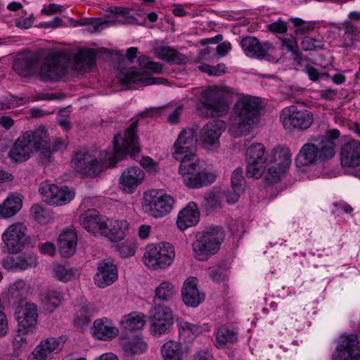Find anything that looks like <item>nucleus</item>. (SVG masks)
Returning a JSON list of instances; mask_svg holds the SVG:
<instances>
[{
  "label": "nucleus",
  "instance_id": "nucleus-1",
  "mask_svg": "<svg viewBox=\"0 0 360 360\" xmlns=\"http://www.w3.org/2000/svg\"><path fill=\"white\" fill-rule=\"evenodd\" d=\"M138 122L135 121L124 131L117 134L113 140V148L101 153L98 160L88 153H77L72 158V167L75 172L87 176L98 175L105 167H114L127 154L139 151L136 136Z\"/></svg>",
  "mask_w": 360,
  "mask_h": 360
},
{
  "label": "nucleus",
  "instance_id": "nucleus-2",
  "mask_svg": "<svg viewBox=\"0 0 360 360\" xmlns=\"http://www.w3.org/2000/svg\"><path fill=\"white\" fill-rule=\"evenodd\" d=\"M263 104L259 97L240 95L228 119L229 131L236 137L248 135L258 124Z\"/></svg>",
  "mask_w": 360,
  "mask_h": 360
},
{
  "label": "nucleus",
  "instance_id": "nucleus-3",
  "mask_svg": "<svg viewBox=\"0 0 360 360\" xmlns=\"http://www.w3.org/2000/svg\"><path fill=\"white\" fill-rule=\"evenodd\" d=\"M51 148L47 129L44 126L22 132L9 150V158L15 162L29 160L37 153H45Z\"/></svg>",
  "mask_w": 360,
  "mask_h": 360
},
{
  "label": "nucleus",
  "instance_id": "nucleus-4",
  "mask_svg": "<svg viewBox=\"0 0 360 360\" xmlns=\"http://www.w3.org/2000/svg\"><path fill=\"white\" fill-rule=\"evenodd\" d=\"M234 95V89L229 86H210L201 92L196 110L203 117H223L229 112Z\"/></svg>",
  "mask_w": 360,
  "mask_h": 360
},
{
  "label": "nucleus",
  "instance_id": "nucleus-5",
  "mask_svg": "<svg viewBox=\"0 0 360 360\" xmlns=\"http://www.w3.org/2000/svg\"><path fill=\"white\" fill-rule=\"evenodd\" d=\"M335 154V142L328 137L319 136L302 146L295 161L297 167L311 166L319 160L324 161L332 158Z\"/></svg>",
  "mask_w": 360,
  "mask_h": 360
},
{
  "label": "nucleus",
  "instance_id": "nucleus-6",
  "mask_svg": "<svg viewBox=\"0 0 360 360\" xmlns=\"http://www.w3.org/2000/svg\"><path fill=\"white\" fill-rule=\"evenodd\" d=\"M178 173L184 185L192 189L207 186L217 179L216 173L204 168L200 165L198 158L180 162Z\"/></svg>",
  "mask_w": 360,
  "mask_h": 360
},
{
  "label": "nucleus",
  "instance_id": "nucleus-7",
  "mask_svg": "<svg viewBox=\"0 0 360 360\" xmlns=\"http://www.w3.org/2000/svg\"><path fill=\"white\" fill-rule=\"evenodd\" d=\"M174 246L165 242L148 244L143 255V262L150 270L167 269L175 259Z\"/></svg>",
  "mask_w": 360,
  "mask_h": 360
},
{
  "label": "nucleus",
  "instance_id": "nucleus-8",
  "mask_svg": "<svg viewBox=\"0 0 360 360\" xmlns=\"http://www.w3.org/2000/svg\"><path fill=\"white\" fill-rule=\"evenodd\" d=\"M174 203V198L165 191L152 189L143 193L141 209L148 216L159 219L169 214Z\"/></svg>",
  "mask_w": 360,
  "mask_h": 360
},
{
  "label": "nucleus",
  "instance_id": "nucleus-9",
  "mask_svg": "<svg viewBox=\"0 0 360 360\" xmlns=\"http://www.w3.org/2000/svg\"><path fill=\"white\" fill-rule=\"evenodd\" d=\"M314 120L311 111L291 105L283 108L279 115V122L283 129L288 131H302L307 130Z\"/></svg>",
  "mask_w": 360,
  "mask_h": 360
},
{
  "label": "nucleus",
  "instance_id": "nucleus-10",
  "mask_svg": "<svg viewBox=\"0 0 360 360\" xmlns=\"http://www.w3.org/2000/svg\"><path fill=\"white\" fill-rule=\"evenodd\" d=\"M223 239V232L219 227L202 232L192 245L195 257L199 260L207 259L219 250Z\"/></svg>",
  "mask_w": 360,
  "mask_h": 360
},
{
  "label": "nucleus",
  "instance_id": "nucleus-11",
  "mask_svg": "<svg viewBox=\"0 0 360 360\" xmlns=\"http://www.w3.org/2000/svg\"><path fill=\"white\" fill-rule=\"evenodd\" d=\"M107 11L112 15L105 16L104 18L88 19L86 21L79 22L77 25H90L93 30L91 32H101L111 27L116 23L136 24L137 20L131 13V10L124 7H110Z\"/></svg>",
  "mask_w": 360,
  "mask_h": 360
},
{
  "label": "nucleus",
  "instance_id": "nucleus-12",
  "mask_svg": "<svg viewBox=\"0 0 360 360\" xmlns=\"http://www.w3.org/2000/svg\"><path fill=\"white\" fill-rule=\"evenodd\" d=\"M150 332L154 336H160L169 332L173 325V312L167 306L154 304L149 311Z\"/></svg>",
  "mask_w": 360,
  "mask_h": 360
},
{
  "label": "nucleus",
  "instance_id": "nucleus-13",
  "mask_svg": "<svg viewBox=\"0 0 360 360\" xmlns=\"http://www.w3.org/2000/svg\"><path fill=\"white\" fill-rule=\"evenodd\" d=\"M197 135L191 128L184 129L173 146V158L179 161L198 158L196 155Z\"/></svg>",
  "mask_w": 360,
  "mask_h": 360
},
{
  "label": "nucleus",
  "instance_id": "nucleus-14",
  "mask_svg": "<svg viewBox=\"0 0 360 360\" xmlns=\"http://www.w3.org/2000/svg\"><path fill=\"white\" fill-rule=\"evenodd\" d=\"M246 176L249 178L259 179L266 169V155L263 144L254 143L250 146L245 153Z\"/></svg>",
  "mask_w": 360,
  "mask_h": 360
},
{
  "label": "nucleus",
  "instance_id": "nucleus-15",
  "mask_svg": "<svg viewBox=\"0 0 360 360\" xmlns=\"http://www.w3.org/2000/svg\"><path fill=\"white\" fill-rule=\"evenodd\" d=\"M39 193L42 200L50 205L62 206L70 203L75 198L73 189L68 186L59 187L49 182L41 184Z\"/></svg>",
  "mask_w": 360,
  "mask_h": 360
},
{
  "label": "nucleus",
  "instance_id": "nucleus-16",
  "mask_svg": "<svg viewBox=\"0 0 360 360\" xmlns=\"http://www.w3.org/2000/svg\"><path fill=\"white\" fill-rule=\"evenodd\" d=\"M27 233L26 226L20 222L11 224L2 233L4 252L10 254L18 253L24 248Z\"/></svg>",
  "mask_w": 360,
  "mask_h": 360
},
{
  "label": "nucleus",
  "instance_id": "nucleus-17",
  "mask_svg": "<svg viewBox=\"0 0 360 360\" xmlns=\"http://www.w3.org/2000/svg\"><path fill=\"white\" fill-rule=\"evenodd\" d=\"M66 63V58L60 53H50L39 68V77L44 81H58L65 75Z\"/></svg>",
  "mask_w": 360,
  "mask_h": 360
},
{
  "label": "nucleus",
  "instance_id": "nucleus-18",
  "mask_svg": "<svg viewBox=\"0 0 360 360\" xmlns=\"http://www.w3.org/2000/svg\"><path fill=\"white\" fill-rule=\"evenodd\" d=\"M15 319L18 322L17 328L21 331L35 333L38 321L37 305L22 300L15 309Z\"/></svg>",
  "mask_w": 360,
  "mask_h": 360
},
{
  "label": "nucleus",
  "instance_id": "nucleus-19",
  "mask_svg": "<svg viewBox=\"0 0 360 360\" xmlns=\"http://www.w3.org/2000/svg\"><path fill=\"white\" fill-rule=\"evenodd\" d=\"M66 338L64 336L49 337L41 340L28 356V360H47L63 349Z\"/></svg>",
  "mask_w": 360,
  "mask_h": 360
},
{
  "label": "nucleus",
  "instance_id": "nucleus-20",
  "mask_svg": "<svg viewBox=\"0 0 360 360\" xmlns=\"http://www.w3.org/2000/svg\"><path fill=\"white\" fill-rule=\"evenodd\" d=\"M226 127V122L221 120L209 121L200 132L199 138L203 147L209 150L218 148L219 146V139Z\"/></svg>",
  "mask_w": 360,
  "mask_h": 360
},
{
  "label": "nucleus",
  "instance_id": "nucleus-21",
  "mask_svg": "<svg viewBox=\"0 0 360 360\" xmlns=\"http://www.w3.org/2000/svg\"><path fill=\"white\" fill-rule=\"evenodd\" d=\"M359 342L355 335H343L338 341L333 360H360Z\"/></svg>",
  "mask_w": 360,
  "mask_h": 360
},
{
  "label": "nucleus",
  "instance_id": "nucleus-22",
  "mask_svg": "<svg viewBox=\"0 0 360 360\" xmlns=\"http://www.w3.org/2000/svg\"><path fill=\"white\" fill-rule=\"evenodd\" d=\"M122 84H136L141 86L165 84L166 79L153 77L146 71H137L135 68H124L119 73Z\"/></svg>",
  "mask_w": 360,
  "mask_h": 360
},
{
  "label": "nucleus",
  "instance_id": "nucleus-23",
  "mask_svg": "<svg viewBox=\"0 0 360 360\" xmlns=\"http://www.w3.org/2000/svg\"><path fill=\"white\" fill-rule=\"evenodd\" d=\"M107 217L101 215L95 209H89L79 217V224L94 236H102L105 228Z\"/></svg>",
  "mask_w": 360,
  "mask_h": 360
},
{
  "label": "nucleus",
  "instance_id": "nucleus-24",
  "mask_svg": "<svg viewBox=\"0 0 360 360\" xmlns=\"http://www.w3.org/2000/svg\"><path fill=\"white\" fill-rule=\"evenodd\" d=\"M97 272L94 276V284L100 288L111 285L118 278L117 266L109 259L102 260L98 264Z\"/></svg>",
  "mask_w": 360,
  "mask_h": 360
},
{
  "label": "nucleus",
  "instance_id": "nucleus-25",
  "mask_svg": "<svg viewBox=\"0 0 360 360\" xmlns=\"http://www.w3.org/2000/svg\"><path fill=\"white\" fill-rule=\"evenodd\" d=\"M37 255L32 252H24L16 256H8L2 260V266L8 271H25L37 266Z\"/></svg>",
  "mask_w": 360,
  "mask_h": 360
},
{
  "label": "nucleus",
  "instance_id": "nucleus-26",
  "mask_svg": "<svg viewBox=\"0 0 360 360\" xmlns=\"http://www.w3.org/2000/svg\"><path fill=\"white\" fill-rule=\"evenodd\" d=\"M145 178L143 171L139 167H130L122 172L119 187L125 193H133Z\"/></svg>",
  "mask_w": 360,
  "mask_h": 360
},
{
  "label": "nucleus",
  "instance_id": "nucleus-27",
  "mask_svg": "<svg viewBox=\"0 0 360 360\" xmlns=\"http://www.w3.org/2000/svg\"><path fill=\"white\" fill-rule=\"evenodd\" d=\"M182 299L189 307H196L205 300V294L198 288V279L195 277L188 278L182 287Z\"/></svg>",
  "mask_w": 360,
  "mask_h": 360
},
{
  "label": "nucleus",
  "instance_id": "nucleus-28",
  "mask_svg": "<svg viewBox=\"0 0 360 360\" xmlns=\"http://www.w3.org/2000/svg\"><path fill=\"white\" fill-rule=\"evenodd\" d=\"M105 228L103 231V237L110 241L119 242L122 240L127 235L129 224L125 219H117L107 218Z\"/></svg>",
  "mask_w": 360,
  "mask_h": 360
},
{
  "label": "nucleus",
  "instance_id": "nucleus-29",
  "mask_svg": "<svg viewBox=\"0 0 360 360\" xmlns=\"http://www.w3.org/2000/svg\"><path fill=\"white\" fill-rule=\"evenodd\" d=\"M200 210L195 202H189L185 207L181 210L177 216L176 226L184 231L195 226L200 219Z\"/></svg>",
  "mask_w": 360,
  "mask_h": 360
},
{
  "label": "nucleus",
  "instance_id": "nucleus-30",
  "mask_svg": "<svg viewBox=\"0 0 360 360\" xmlns=\"http://www.w3.org/2000/svg\"><path fill=\"white\" fill-rule=\"evenodd\" d=\"M340 161L342 165L344 167H359L360 141L352 140L345 143L341 149Z\"/></svg>",
  "mask_w": 360,
  "mask_h": 360
},
{
  "label": "nucleus",
  "instance_id": "nucleus-31",
  "mask_svg": "<svg viewBox=\"0 0 360 360\" xmlns=\"http://www.w3.org/2000/svg\"><path fill=\"white\" fill-rule=\"evenodd\" d=\"M58 248L63 257H70L75 252L77 245V236L75 230L68 229L63 231L58 237Z\"/></svg>",
  "mask_w": 360,
  "mask_h": 360
},
{
  "label": "nucleus",
  "instance_id": "nucleus-32",
  "mask_svg": "<svg viewBox=\"0 0 360 360\" xmlns=\"http://www.w3.org/2000/svg\"><path fill=\"white\" fill-rule=\"evenodd\" d=\"M92 333L95 338L108 341L117 337L119 330L111 320L103 317L94 321Z\"/></svg>",
  "mask_w": 360,
  "mask_h": 360
},
{
  "label": "nucleus",
  "instance_id": "nucleus-33",
  "mask_svg": "<svg viewBox=\"0 0 360 360\" xmlns=\"http://www.w3.org/2000/svg\"><path fill=\"white\" fill-rule=\"evenodd\" d=\"M266 163L289 169L291 165V153L288 148L276 146L266 155Z\"/></svg>",
  "mask_w": 360,
  "mask_h": 360
},
{
  "label": "nucleus",
  "instance_id": "nucleus-34",
  "mask_svg": "<svg viewBox=\"0 0 360 360\" xmlns=\"http://www.w3.org/2000/svg\"><path fill=\"white\" fill-rule=\"evenodd\" d=\"M32 288L29 281L18 279L8 286L6 295L10 301L21 300L30 292Z\"/></svg>",
  "mask_w": 360,
  "mask_h": 360
},
{
  "label": "nucleus",
  "instance_id": "nucleus-35",
  "mask_svg": "<svg viewBox=\"0 0 360 360\" xmlns=\"http://www.w3.org/2000/svg\"><path fill=\"white\" fill-rule=\"evenodd\" d=\"M13 70L20 76L27 77L37 70V60L32 56H20L13 62Z\"/></svg>",
  "mask_w": 360,
  "mask_h": 360
},
{
  "label": "nucleus",
  "instance_id": "nucleus-36",
  "mask_svg": "<svg viewBox=\"0 0 360 360\" xmlns=\"http://www.w3.org/2000/svg\"><path fill=\"white\" fill-rule=\"evenodd\" d=\"M153 51L157 58L168 62L180 63L185 59L181 53L172 47L165 45L162 41L155 43Z\"/></svg>",
  "mask_w": 360,
  "mask_h": 360
},
{
  "label": "nucleus",
  "instance_id": "nucleus-37",
  "mask_svg": "<svg viewBox=\"0 0 360 360\" xmlns=\"http://www.w3.org/2000/svg\"><path fill=\"white\" fill-rule=\"evenodd\" d=\"M96 55L89 49H79L74 56V66L79 72H86L94 64Z\"/></svg>",
  "mask_w": 360,
  "mask_h": 360
},
{
  "label": "nucleus",
  "instance_id": "nucleus-38",
  "mask_svg": "<svg viewBox=\"0 0 360 360\" xmlns=\"http://www.w3.org/2000/svg\"><path fill=\"white\" fill-rule=\"evenodd\" d=\"M53 276L63 283H68L78 278V271L76 269L59 262H55L51 266Z\"/></svg>",
  "mask_w": 360,
  "mask_h": 360
},
{
  "label": "nucleus",
  "instance_id": "nucleus-39",
  "mask_svg": "<svg viewBox=\"0 0 360 360\" xmlns=\"http://www.w3.org/2000/svg\"><path fill=\"white\" fill-rule=\"evenodd\" d=\"M22 207V199L15 195H9L0 204V219H6L15 215Z\"/></svg>",
  "mask_w": 360,
  "mask_h": 360
},
{
  "label": "nucleus",
  "instance_id": "nucleus-40",
  "mask_svg": "<svg viewBox=\"0 0 360 360\" xmlns=\"http://www.w3.org/2000/svg\"><path fill=\"white\" fill-rule=\"evenodd\" d=\"M146 323V316L141 312L132 311L122 317L120 326L127 330H138L143 328Z\"/></svg>",
  "mask_w": 360,
  "mask_h": 360
},
{
  "label": "nucleus",
  "instance_id": "nucleus-41",
  "mask_svg": "<svg viewBox=\"0 0 360 360\" xmlns=\"http://www.w3.org/2000/svg\"><path fill=\"white\" fill-rule=\"evenodd\" d=\"M123 351L127 355L140 354L147 349V344L141 338L134 335L130 338H124L122 342Z\"/></svg>",
  "mask_w": 360,
  "mask_h": 360
},
{
  "label": "nucleus",
  "instance_id": "nucleus-42",
  "mask_svg": "<svg viewBox=\"0 0 360 360\" xmlns=\"http://www.w3.org/2000/svg\"><path fill=\"white\" fill-rule=\"evenodd\" d=\"M242 49L246 56L252 58H261L264 43L253 37L243 39L240 42Z\"/></svg>",
  "mask_w": 360,
  "mask_h": 360
},
{
  "label": "nucleus",
  "instance_id": "nucleus-43",
  "mask_svg": "<svg viewBox=\"0 0 360 360\" xmlns=\"http://www.w3.org/2000/svg\"><path fill=\"white\" fill-rule=\"evenodd\" d=\"M176 324L179 327V335L188 340L194 339L205 330L202 326L189 323L183 319H178Z\"/></svg>",
  "mask_w": 360,
  "mask_h": 360
},
{
  "label": "nucleus",
  "instance_id": "nucleus-44",
  "mask_svg": "<svg viewBox=\"0 0 360 360\" xmlns=\"http://www.w3.org/2000/svg\"><path fill=\"white\" fill-rule=\"evenodd\" d=\"M63 300V295L56 290H48L42 293L40 297L43 306L49 311H53L59 307Z\"/></svg>",
  "mask_w": 360,
  "mask_h": 360
},
{
  "label": "nucleus",
  "instance_id": "nucleus-45",
  "mask_svg": "<svg viewBox=\"0 0 360 360\" xmlns=\"http://www.w3.org/2000/svg\"><path fill=\"white\" fill-rule=\"evenodd\" d=\"M214 345L217 348H223L229 343H233L237 341V334L226 326H220L214 333Z\"/></svg>",
  "mask_w": 360,
  "mask_h": 360
},
{
  "label": "nucleus",
  "instance_id": "nucleus-46",
  "mask_svg": "<svg viewBox=\"0 0 360 360\" xmlns=\"http://www.w3.org/2000/svg\"><path fill=\"white\" fill-rule=\"evenodd\" d=\"M161 353L164 360H182L183 352L178 342H166L162 347Z\"/></svg>",
  "mask_w": 360,
  "mask_h": 360
},
{
  "label": "nucleus",
  "instance_id": "nucleus-47",
  "mask_svg": "<svg viewBox=\"0 0 360 360\" xmlns=\"http://www.w3.org/2000/svg\"><path fill=\"white\" fill-rule=\"evenodd\" d=\"M34 333L31 331H21L20 328L16 330L15 337L13 340V355L19 356L20 352L28 346L27 335H32Z\"/></svg>",
  "mask_w": 360,
  "mask_h": 360
},
{
  "label": "nucleus",
  "instance_id": "nucleus-48",
  "mask_svg": "<svg viewBox=\"0 0 360 360\" xmlns=\"http://www.w3.org/2000/svg\"><path fill=\"white\" fill-rule=\"evenodd\" d=\"M261 58H263L271 63H277L283 56V51L279 46L276 47L269 42H264Z\"/></svg>",
  "mask_w": 360,
  "mask_h": 360
},
{
  "label": "nucleus",
  "instance_id": "nucleus-49",
  "mask_svg": "<svg viewBox=\"0 0 360 360\" xmlns=\"http://www.w3.org/2000/svg\"><path fill=\"white\" fill-rule=\"evenodd\" d=\"M174 287L169 281L162 282L155 290V298L160 300H169L174 294Z\"/></svg>",
  "mask_w": 360,
  "mask_h": 360
},
{
  "label": "nucleus",
  "instance_id": "nucleus-50",
  "mask_svg": "<svg viewBox=\"0 0 360 360\" xmlns=\"http://www.w3.org/2000/svg\"><path fill=\"white\" fill-rule=\"evenodd\" d=\"M267 173L266 174V180L269 184H276L278 182L283 176H284L288 169L279 166L268 165Z\"/></svg>",
  "mask_w": 360,
  "mask_h": 360
},
{
  "label": "nucleus",
  "instance_id": "nucleus-51",
  "mask_svg": "<svg viewBox=\"0 0 360 360\" xmlns=\"http://www.w3.org/2000/svg\"><path fill=\"white\" fill-rule=\"evenodd\" d=\"M31 216L39 224H46L50 221V214L41 205L34 204L30 208Z\"/></svg>",
  "mask_w": 360,
  "mask_h": 360
},
{
  "label": "nucleus",
  "instance_id": "nucleus-52",
  "mask_svg": "<svg viewBox=\"0 0 360 360\" xmlns=\"http://www.w3.org/2000/svg\"><path fill=\"white\" fill-rule=\"evenodd\" d=\"M231 189L237 191V192H243L245 189V180L243 175V169L241 167L236 168L232 173Z\"/></svg>",
  "mask_w": 360,
  "mask_h": 360
},
{
  "label": "nucleus",
  "instance_id": "nucleus-53",
  "mask_svg": "<svg viewBox=\"0 0 360 360\" xmlns=\"http://www.w3.org/2000/svg\"><path fill=\"white\" fill-rule=\"evenodd\" d=\"M28 101L27 97L17 98L11 96V98H3L0 99V110H6L23 105Z\"/></svg>",
  "mask_w": 360,
  "mask_h": 360
},
{
  "label": "nucleus",
  "instance_id": "nucleus-54",
  "mask_svg": "<svg viewBox=\"0 0 360 360\" xmlns=\"http://www.w3.org/2000/svg\"><path fill=\"white\" fill-rule=\"evenodd\" d=\"M138 63L144 69L151 70L154 73L158 74L162 71V65L160 63L150 61L146 56H140L138 58Z\"/></svg>",
  "mask_w": 360,
  "mask_h": 360
},
{
  "label": "nucleus",
  "instance_id": "nucleus-55",
  "mask_svg": "<svg viewBox=\"0 0 360 360\" xmlns=\"http://www.w3.org/2000/svg\"><path fill=\"white\" fill-rule=\"evenodd\" d=\"M343 30L345 34L342 37L345 40V45L348 46L353 44L354 37L358 34V30L356 27L350 22H345L343 24Z\"/></svg>",
  "mask_w": 360,
  "mask_h": 360
},
{
  "label": "nucleus",
  "instance_id": "nucleus-56",
  "mask_svg": "<svg viewBox=\"0 0 360 360\" xmlns=\"http://www.w3.org/2000/svg\"><path fill=\"white\" fill-rule=\"evenodd\" d=\"M301 46L304 51H316L323 49L325 44L322 41L305 37L301 42Z\"/></svg>",
  "mask_w": 360,
  "mask_h": 360
},
{
  "label": "nucleus",
  "instance_id": "nucleus-57",
  "mask_svg": "<svg viewBox=\"0 0 360 360\" xmlns=\"http://www.w3.org/2000/svg\"><path fill=\"white\" fill-rule=\"evenodd\" d=\"M117 251L122 257H129L135 254L136 245L132 243L126 241L117 247Z\"/></svg>",
  "mask_w": 360,
  "mask_h": 360
},
{
  "label": "nucleus",
  "instance_id": "nucleus-58",
  "mask_svg": "<svg viewBox=\"0 0 360 360\" xmlns=\"http://www.w3.org/2000/svg\"><path fill=\"white\" fill-rule=\"evenodd\" d=\"M279 49L282 50L283 53L285 51L292 53L293 55L297 54L298 51V46L293 37H288L282 39L281 45Z\"/></svg>",
  "mask_w": 360,
  "mask_h": 360
},
{
  "label": "nucleus",
  "instance_id": "nucleus-59",
  "mask_svg": "<svg viewBox=\"0 0 360 360\" xmlns=\"http://www.w3.org/2000/svg\"><path fill=\"white\" fill-rule=\"evenodd\" d=\"M289 20L297 27L295 31L296 34H304L314 28L311 24H304V21L299 18H290Z\"/></svg>",
  "mask_w": 360,
  "mask_h": 360
},
{
  "label": "nucleus",
  "instance_id": "nucleus-60",
  "mask_svg": "<svg viewBox=\"0 0 360 360\" xmlns=\"http://www.w3.org/2000/svg\"><path fill=\"white\" fill-rule=\"evenodd\" d=\"M268 29L274 33L283 34L287 31V22L281 18H278L276 22L268 25Z\"/></svg>",
  "mask_w": 360,
  "mask_h": 360
},
{
  "label": "nucleus",
  "instance_id": "nucleus-61",
  "mask_svg": "<svg viewBox=\"0 0 360 360\" xmlns=\"http://www.w3.org/2000/svg\"><path fill=\"white\" fill-rule=\"evenodd\" d=\"M38 249L41 254L53 257L56 254V245L51 242H45L38 245Z\"/></svg>",
  "mask_w": 360,
  "mask_h": 360
},
{
  "label": "nucleus",
  "instance_id": "nucleus-62",
  "mask_svg": "<svg viewBox=\"0 0 360 360\" xmlns=\"http://www.w3.org/2000/svg\"><path fill=\"white\" fill-rule=\"evenodd\" d=\"M140 164L150 172H156L158 170V163L150 157L142 158Z\"/></svg>",
  "mask_w": 360,
  "mask_h": 360
},
{
  "label": "nucleus",
  "instance_id": "nucleus-63",
  "mask_svg": "<svg viewBox=\"0 0 360 360\" xmlns=\"http://www.w3.org/2000/svg\"><path fill=\"white\" fill-rule=\"evenodd\" d=\"M320 98L326 101L333 100L337 96V91L330 88L320 90L318 91Z\"/></svg>",
  "mask_w": 360,
  "mask_h": 360
},
{
  "label": "nucleus",
  "instance_id": "nucleus-64",
  "mask_svg": "<svg viewBox=\"0 0 360 360\" xmlns=\"http://www.w3.org/2000/svg\"><path fill=\"white\" fill-rule=\"evenodd\" d=\"M231 49V44L229 41H224L219 44L216 48V53L219 58L225 56Z\"/></svg>",
  "mask_w": 360,
  "mask_h": 360
}]
</instances>
